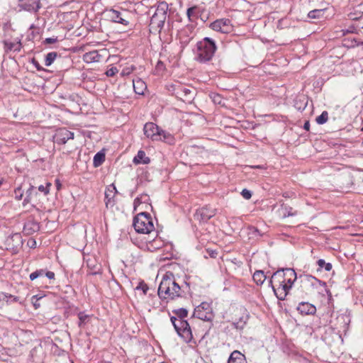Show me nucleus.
<instances>
[{
    "instance_id": "obj_1",
    "label": "nucleus",
    "mask_w": 363,
    "mask_h": 363,
    "mask_svg": "<svg viewBox=\"0 0 363 363\" xmlns=\"http://www.w3.org/2000/svg\"><path fill=\"white\" fill-rule=\"evenodd\" d=\"M181 287L175 281L173 274L167 272L160 281L158 296L164 299H174L181 296Z\"/></svg>"
},
{
    "instance_id": "obj_2",
    "label": "nucleus",
    "mask_w": 363,
    "mask_h": 363,
    "mask_svg": "<svg viewBox=\"0 0 363 363\" xmlns=\"http://www.w3.org/2000/svg\"><path fill=\"white\" fill-rule=\"evenodd\" d=\"M216 50V45L214 40L206 37L196 44V60L204 63L210 61Z\"/></svg>"
},
{
    "instance_id": "obj_3",
    "label": "nucleus",
    "mask_w": 363,
    "mask_h": 363,
    "mask_svg": "<svg viewBox=\"0 0 363 363\" xmlns=\"http://www.w3.org/2000/svg\"><path fill=\"white\" fill-rule=\"evenodd\" d=\"M133 227L136 232L143 234H150L155 229L152 217L146 212L140 213L134 218Z\"/></svg>"
},
{
    "instance_id": "obj_4",
    "label": "nucleus",
    "mask_w": 363,
    "mask_h": 363,
    "mask_svg": "<svg viewBox=\"0 0 363 363\" xmlns=\"http://www.w3.org/2000/svg\"><path fill=\"white\" fill-rule=\"evenodd\" d=\"M286 281L281 287L274 289V293L279 300L284 301L289 290L291 289L294 281L297 279L296 272L291 268H286Z\"/></svg>"
},
{
    "instance_id": "obj_5",
    "label": "nucleus",
    "mask_w": 363,
    "mask_h": 363,
    "mask_svg": "<svg viewBox=\"0 0 363 363\" xmlns=\"http://www.w3.org/2000/svg\"><path fill=\"white\" fill-rule=\"evenodd\" d=\"M105 15L112 22L124 26H127L129 23L130 14L125 9L121 8L106 9Z\"/></svg>"
},
{
    "instance_id": "obj_6",
    "label": "nucleus",
    "mask_w": 363,
    "mask_h": 363,
    "mask_svg": "<svg viewBox=\"0 0 363 363\" xmlns=\"http://www.w3.org/2000/svg\"><path fill=\"white\" fill-rule=\"evenodd\" d=\"M169 6L167 2H160L150 18V24L162 27L167 18Z\"/></svg>"
},
{
    "instance_id": "obj_7",
    "label": "nucleus",
    "mask_w": 363,
    "mask_h": 363,
    "mask_svg": "<svg viewBox=\"0 0 363 363\" xmlns=\"http://www.w3.org/2000/svg\"><path fill=\"white\" fill-rule=\"evenodd\" d=\"M194 316L205 321H212L214 315L211 304L202 302L194 309Z\"/></svg>"
},
{
    "instance_id": "obj_8",
    "label": "nucleus",
    "mask_w": 363,
    "mask_h": 363,
    "mask_svg": "<svg viewBox=\"0 0 363 363\" xmlns=\"http://www.w3.org/2000/svg\"><path fill=\"white\" fill-rule=\"evenodd\" d=\"M174 94L184 102L191 104L195 96V89L181 84L177 85L174 89Z\"/></svg>"
},
{
    "instance_id": "obj_9",
    "label": "nucleus",
    "mask_w": 363,
    "mask_h": 363,
    "mask_svg": "<svg viewBox=\"0 0 363 363\" xmlns=\"http://www.w3.org/2000/svg\"><path fill=\"white\" fill-rule=\"evenodd\" d=\"M303 281L313 288L319 290V293L323 294L325 292L326 294H330V291L327 289L326 283L324 281L318 279L312 275L306 274L303 277Z\"/></svg>"
},
{
    "instance_id": "obj_10",
    "label": "nucleus",
    "mask_w": 363,
    "mask_h": 363,
    "mask_svg": "<svg viewBox=\"0 0 363 363\" xmlns=\"http://www.w3.org/2000/svg\"><path fill=\"white\" fill-rule=\"evenodd\" d=\"M286 281V268L279 269L273 273L269 280V284L274 291V289L281 288L285 284Z\"/></svg>"
},
{
    "instance_id": "obj_11",
    "label": "nucleus",
    "mask_w": 363,
    "mask_h": 363,
    "mask_svg": "<svg viewBox=\"0 0 363 363\" xmlns=\"http://www.w3.org/2000/svg\"><path fill=\"white\" fill-rule=\"evenodd\" d=\"M211 28L216 31L222 33H230L233 30L230 20L228 18L218 19L211 23Z\"/></svg>"
},
{
    "instance_id": "obj_12",
    "label": "nucleus",
    "mask_w": 363,
    "mask_h": 363,
    "mask_svg": "<svg viewBox=\"0 0 363 363\" xmlns=\"http://www.w3.org/2000/svg\"><path fill=\"white\" fill-rule=\"evenodd\" d=\"M216 213V210L209 206H200L194 214L195 219L199 221H207Z\"/></svg>"
},
{
    "instance_id": "obj_13",
    "label": "nucleus",
    "mask_w": 363,
    "mask_h": 363,
    "mask_svg": "<svg viewBox=\"0 0 363 363\" xmlns=\"http://www.w3.org/2000/svg\"><path fill=\"white\" fill-rule=\"evenodd\" d=\"M160 128L154 123H146L143 128L145 135L151 139L152 141L160 140Z\"/></svg>"
},
{
    "instance_id": "obj_14",
    "label": "nucleus",
    "mask_w": 363,
    "mask_h": 363,
    "mask_svg": "<svg viewBox=\"0 0 363 363\" xmlns=\"http://www.w3.org/2000/svg\"><path fill=\"white\" fill-rule=\"evenodd\" d=\"M74 133L68 130L67 128L59 129L55 135V141L57 144L64 145L67 140L74 139Z\"/></svg>"
},
{
    "instance_id": "obj_15",
    "label": "nucleus",
    "mask_w": 363,
    "mask_h": 363,
    "mask_svg": "<svg viewBox=\"0 0 363 363\" xmlns=\"http://www.w3.org/2000/svg\"><path fill=\"white\" fill-rule=\"evenodd\" d=\"M20 10H23L30 13H37L41 9L42 4L40 0H30L18 5Z\"/></svg>"
},
{
    "instance_id": "obj_16",
    "label": "nucleus",
    "mask_w": 363,
    "mask_h": 363,
    "mask_svg": "<svg viewBox=\"0 0 363 363\" xmlns=\"http://www.w3.org/2000/svg\"><path fill=\"white\" fill-rule=\"evenodd\" d=\"M297 310L303 315H313L315 313L316 308L308 302H301L298 304Z\"/></svg>"
},
{
    "instance_id": "obj_17",
    "label": "nucleus",
    "mask_w": 363,
    "mask_h": 363,
    "mask_svg": "<svg viewBox=\"0 0 363 363\" xmlns=\"http://www.w3.org/2000/svg\"><path fill=\"white\" fill-rule=\"evenodd\" d=\"M184 325H185L177 333L184 342H190L193 339L191 330L189 323H184Z\"/></svg>"
},
{
    "instance_id": "obj_18",
    "label": "nucleus",
    "mask_w": 363,
    "mask_h": 363,
    "mask_svg": "<svg viewBox=\"0 0 363 363\" xmlns=\"http://www.w3.org/2000/svg\"><path fill=\"white\" fill-rule=\"evenodd\" d=\"M228 363H247L245 355L238 350L233 351L228 359Z\"/></svg>"
},
{
    "instance_id": "obj_19",
    "label": "nucleus",
    "mask_w": 363,
    "mask_h": 363,
    "mask_svg": "<svg viewBox=\"0 0 363 363\" xmlns=\"http://www.w3.org/2000/svg\"><path fill=\"white\" fill-rule=\"evenodd\" d=\"M101 59V55L99 54L97 50H93L91 52H86L83 55V60L86 63H92L99 62Z\"/></svg>"
},
{
    "instance_id": "obj_20",
    "label": "nucleus",
    "mask_w": 363,
    "mask_h": 363,
    "mask_svg": "<svg viewBox=\"0 0 363 363\" xmlns=\"http://www.w3.org/2000/svg\"><path fill=\"white\" fill-rule=\"evenodd\" d=\"M150 162V158L146 156V154L143 150H139L136 156L133 158V163L135 164H149Z\"/></svg>"
},
{
    "instance_id": "obj_21",
    "label": "nucleus",
    "mask_w": 363,
    "mask_h": 363,
    "mask_svg": "<svg viewBox=\"0 0 363 363\" xmlns=\"http://www.w3.org/2000/svg\"><path fill=\"white\" fill-rule=\"evenodd\" d=\"M117 190L113 184L109 185L105 191V199L106 200V204L111 202H114L113 198L116 194Z\"/></svg>"
},
{
    "instance_id": "obj_22",
    "label": "nucleus",
    "mask_w": 363,
    "mask_h": 363,
    "mask_svg": "<svg viewBox=\"0 0 363 363\" xmlns=\"http://www.w3.org/2000/svg\"><path fill=\"white\" fill-rule=\"evenodd\" d=\"M160 140L167 143L168 144H172L174 141V138L172 134L160 128Z\"/></svg>"
},
{
    "instance_id": "obj_23",
    "label": "nucleus",
    "mask_w": 363,
    "mask_h": 363,
    "mask_svg": "<svg viewBox=\"0 0 363 363\" xmlns=\"http://www.w3.org/2000/svg\"><path fill=\"white\" fill-rule=\"evenodd\" d=\"M253 280L257 285H262L265 281L267 276L263 271H256L253 274Z\"/></svg>"
},
{
    "instance_id": "obj_24",
    "label": "nucleus",
    "mask_w": 363,
    "mask_h": 363,
    "mask_svg": "<svg viewBox=\"0 0 363 363\" xmlns=\"http://www.w3.org/2000/svg\"><path fill=\"white\" fill-rule=\"evenodd\" d=\"M133 88L134 91L137 94H143L144 90L146 88L145 83L141 80L138 79L136 81L133 80Z\"/></svg>"
},
{
    "instance_id": "obj_25",
    "label": "nucleus",
    "mask_w": 363,
    "mask_h": 363,
    "mask_svg": "<svg viewBox=\"0 0 363 363\" xmlns=\"http://www.w3.org/2000/svg\"><path fill=\"white\" fill-rule=\"evenodd\" d=\"M11 241L15 242V244H13V246L18 247L21 244V235L19 233L12 234L6 239V242L8 245H10L11 244Z\"/></svg>"
},
{
    "instance_id": "obj_26",
    "label": "nucleus",
    "mask_w": 363,
    "mask_h": 363,
    "mask_svg": "<svg viewBox=\"0 0 363 363\" xmlns=\"http://www.w3.org/2000/svg\"><path fill=\"white\" fill-rule=\"evenodd\" d=\"M171 322L172 323L174 329L177 332H178L185 325L184 323H189L186 320L184 319H178L175 316L171 317Z\"/></svg>"
},
{
    "instance_id": "obj_27",
    "label": "nucleus",
    "mask_w": 363,
    "mask_h": 363,
    "mask_svg": "<svg viewBox=\"0 0 363 363\" xmlns=\"http://www.w3.org/2000/svg\"><path fill=\"white\" fill-rule=\"evenodd\" d=\"M39 226L36 223L28 222L25 224L23 232L26 234H32L33 232L38 230Z\"/></svg>"
},
{
    "instance_id": "obj_28",
    "label": "nucleus",
    "mask_w": 363,
    "mask_h": 363,
    "mask_svg": "<svg viewBox=\"0 0 363 363\" xmlns=\"http://www.w3.org/2000/svg\"><path fill=\"white\" fill-rule=\"evenodd\" d=\"M105 160V155L101 152H97L93 160V164L95 167H99Z\"/></svg>"
},
{
    "instance_id": "obj_29",
    "label": "nucleus",
    "mask_w": 363,
    "mask_h": 363,
    "mask_svg": "<svg viewBox=\"0 0 363 363\" xmlns=\"http://www.w3.org/2000/svg\"><path fill=\"white\" fill-rule=\"evenodd\" d=\"M133 204H151L149 195L141 194L135 199Z\"/></svg>"
},
{
    "instance_id": "obj_30",
    "label": "nucleus",
    "mask_w": 363,
    "mask_h": 363,
    "mask_svg": "<svg viewBox=\"0 0 363 363\" xmlns=\"http://www.w3.org/2000/svg\"><path fill=\"white\" fill-rule=\"evenodd\" d=\"M57 57V53L56 52H50L48 53L45 56V65L46 67L50 66Z\"/></svg>"
},
{
    "instance_id": "obj_31",
    "label": "nucleus",
    "mask_w": 363,
    "mask_h": 363,
    "mask_svg": "<svg viewBox=\"0 0 363 363\" xmlns=\"http://www.w3.org/2000/svg\"><path fill=\"white\" fill-rule=\"evenodd\" d=\"M325 13V10L323 9H315L313 11H311L308 13V16L310 18H320L323 16Z\"/></svg>"
},
{
    "instance_id": "obj_32",
    "label": "nucleus",
    "mask_w": 363,
    "mask_h": 363,
    "mask_svg": "<svg viewBox=\"0 0 363 363\" xmlns=\"http://www.w3.org/2000/svg\"><path fill=\"white\" fill-rule=\"evenodd\" d=\"M328 113L326 111L322 112V113L318 116L315 121L318 124L323 125L328 121Z\"/></svg>"
},
{
    "instance_id": "obj_33",
    "label": "nucleus",
    "mask_w": 363,
    "mask_h": 363,
    "mask_svg": "<svg viewBox=\"0 0 363 363\" xmlns=\"http://www.w3.org/2000/svg\"><path fill=\"white\" fill-rule=\"evenodd\" d=\"M317 264L320 269L324 268L326 272H329L332 269V264L330 263H326L323 259H318Z\"/></svg>"
},
{
    "instance_id": "obj_34",
    "label": "nucleus",
    "mask_w": 363,
    "mask_h": 363,
    "mask_svg": "<svg viewBox=\"0 0 363 363\" xmlns=\"http://www.w3.org/2000/svg\"><path fill=\"white\" fill-rule=\"evenodd\" d=\"M174 313L177 315L175 317L178 319H184L187 316L188 314L187 310L182 308L174 311Z\"/></svg>"
},
{
    "instance_id": "obj_35",
    "label": "nucleus",
    "mask_w": 363,
    "mask_h": 363,
    "mask_svg": "<svg viewBox=\"0 0 363 363\" xmlns=\"http://www.w3.org/2000/svg\"><path fill=\"white\" fill-rule=\"evenodd\" d=\"M148 289V286L144 281H140L138 284V285L135 287V290L142 291L143 295L147 294Z\"/></svg>"
},
{
    "instance_id": "obj_36",
    "label": "nucleus",
    "mask_w": 363,
    "mask_h": 363,
    "mask_svg": "<svg viewBox=\"0 0 363 363\" xmlns=\"http://www.w3.org/2000/svg\"><path fill=\"white\" fill-rule=\"evenodd\" d=\"M245 320L242 318H240L238 321L232 323V325L237 330H242L245 325Z\"/></svg>"
},
{
    "instance_id": "obj_37",
    "label": "nucleus",
    "mask_w": 363,
    "mask_h": 363,
    "mask_svg": "<svg viewBox=\"0 0 363 363\" xmlns=\"http://www.w3.org/2000/svg\"><path fill=\"white\" fill-rule=\"evenodd\" d=\"M44 274H45V270L44 269H39V270H36V271L32 272L30 274L29 277H30V279L33 281V280H34V279H37V278H38L40 277L43 276Z\"/></svg>"
},
{
    "instance_id": "obj_38",
    "label": "nucleus",
    "mask_w": 363,
    "mask_h": 363,
    "mask_svg": "<svg viewBox=\"0 0 363 363\" xmlns=\"http://www.w3.org/2000/svg\"><path fill=\"white\" fill-rule=\"evenodd\" d=\"M210 96L214 104H219V105L222 104L223 98L220 94L213 93V94H211L210 95Z\"/></svg>"
},
{
    "instance_id": "obj_39",
    "label": "nucleus",
    "mask_w": 363,
    "mask_h": 363,
    "mask_svg": "<svg viewBox=\"0 0 363 363\" xmlns=\"http://www.w3.org/2000/svg\"><path fill=\"white\" fill-rule=\"evenodd\" d=\"M86 264H87V266L91 269H94L96 271L99 269L98 264H96V262L94 260H91V259H89L86 261Z\"/></svg>"
},
{
    "instance_id": "obj_40",
    "label": "nucleus",
    "mask_w": 363,
    "mask_h": 363,
    "mask_svg": "<svg viewBox=\"0 0 363 363\" xmlns=\"http://www.w3.org/2000/svg\"><path fill=\"white\" fill-rule=\"evenodd\" d=\"M6 306L9 305V304H11L13 302H16V301H17L18 300V297L14 296L11 295V294H6Z\"/></svg>"
},
{
    "instance_id": "obj_41",
    "label": "nucleus",
    "mask_w": 363,
    "mask_h": 363,
    "mask_svg": "<svg viewBox=\"0 0 363 363\" xmlns=\"http://www.w3.org/2000/svg\"><path fill=\"white\" fill-rule=\"evenodd\" d=\"M51 186V184L48 182L46 186L40 185L38 186V190L41 192H43L45 195L49 193V187Z\"/></svg>"
},
{
    "instance_id": "obj_42",
    "label": "nucleus",
    "mask_w": 363,
    "mask_h": 363,
    "mask_svg": "<svg viewBox=\"0 0 363 363\" xmlns=\"http://www.w3.org/2000/svg\"><path fill=\"white\" fill-rule=\"evenodd\" d=\"M6 294L0 292V308H2L6 306Z\"/></svg>"
},
{
    "instance_id": "obj_43",
    "label": "nucleus",
    "mask_w": 363,
    "mask_h": 363,
    "mask_svg": "<svg viewBox=\"0 0 363 363\" xmlns=\"http://www.w3.org/2000/svg\"><path fill=\"white\" fill-rule=\"evenodd\" d=\"M118 72V69L115 67H112L106 72V74L108 77H113Z\"/></svg>"
},
{
    "instance_id": "obj_44",
    "label": "nucleus",
    "mask_w": 363,
    "mask_h": 363,
    "mask_svg": "<svg viewBox=\"0 0 363 363\" xmlns=\"http://www.w3.org/2000/svg\"><path fill=\"white\" fill-rule=\"evenodd\" d=\"M15 198L18 200H21L23 197V191L21 188H17L14 191Z\"/></svg>"
},
{
    "instance_id": "obj_45",
    "label": "nucleus",
    "mask_w": 363,
    "mask_h": 363,
    "mask_svg": "<svg viewBox=\"0 0 363 363\" xmlns=\"http://www.w3.org/2000/svg\"><path fill=\"white\" fill-rule=\"evenodd\" d=\"M35 190V188L34 186H31L27 191V196L24 199V201H23V204L25 203H29L30 201V199H28V197L30 196V195L32 194V192Z\"/></svg>"
},
{
    "instance_id": "obj_46",
    "label": "nucleus",
    "mask_w": 363,
    "mask_h": 363,
    "mask_svg": "<svg viewBox=\"0 0 363 363\" xmlns=\"http://www.w3.org/2000/svg\"><path fill=\"white\" fill-rule=\"evenodd\" d=\"M241 195L246 199H249L251 198L252 196V193L250 191L246 189H244L242 192H241Z\"/></svg>"
},
{
    "instance_id": "obj_47",
    "label": "nucleus",
    "mask_w": 363,
    "mask_h": 363,
    "mask_svg": "<svg viewBox=\"0 0 363 363\" xmlns=\"http://www.w3.org/2000/svg\"><path fill=\"white\" fill-rule=\"evenodd\" d=\"M356 30L357 28L354 26H352L349 27L347 29L342 30V31L343 33V35H346L347 33H353L356 32Z\"/></svg>"
},
{
    "instance_id": "obj_48",
    "label": "nucleus",
    "mask_w": 363,
    "mask_h": 363,
    "mask_svg": "<svg viewBox=\"0 0 363 363\" xmlns=\"http://www.w3.org/2000/svg\"><path fill=\"white\" fill-rule=\"evenodd\" d=\"M196 10V6L191 7V8H189L187 9L186 14H187V16H188V18H189V19L190 21H191V16L194 13Z\"/></svg>"
},
{
    "instance_id": "obj_49",
    "label": "nucleus",
    "mask_w": 363,
    "mask_h": 363,
    "mask_svg": "<svg viewBox=\"0 0 363 363\" xmlns=\"http://www.w3.org/2000/svg\"><path fill=\"white\" fill-rule=\"evenodd\" d=\"M87 318H88V315H84L83 313H79V325H81L82 324H83Z\"/></svg>"
},
{
    "instance_id": "obj_50",
    "label": "nucleus",
    "mask_w": 363,
    "mask_h": 363,
    "mask_svg": "<svg viewBox=\"0 0 363 363\" xmlns=\"http://www.w3.org/2000/svg\"><path fill=\"white\" fill-rule=\"evenodd\" d=\"M28 247H30V248H34V247H35V246H36V241H35V239H33V238H31V239L28 240Z\"/></svg>"
},
{
    "instance_id": "obj_51",
    "label": "nucleus",
    "mask_w": 363,
    "mask_h": 363,
    "mask_svg": "<svg viewBox=\"0 0 363 363\" xmlns=\"http://www.w3.org/2000/svg\"><path fill=\"white\" fill-rule=\"evenodd\" d=\"M44 275H45L49 279H55V273L52 272H45V271Z\"/></svg>"
},
{
    "instance_id": "obj_52",
    "label": "nucleus",
    "mask_w": 363,
    "mask_h": 363,
    "mask_svg": "<svg viewBox=\"0 0 363 363\" xmlns=\"http://www.w3.org/2000/svg\"><path fill=\"white\" fill-rule=\"evenodd\" d=\"M57 41V38H48L45 40V42L48 44L55 43Z\"/></svg>"
},
{
    "instance_id": "obj_53",
    "label": "nucleus",
    "mask_w": 363,
    "mask_h": 363,
    "mask_svg": "<svg viewBox=\"0 0 363 363\" xmlns=\"http://www.w3.org/2000/svg\"><path fill=\"white\" fill-rule=\"evenodd\" d=\"M304 130L308 131L310 130V123L308 121H306L303 125Z\"/></svg>"
},
{
    "instance_id": "obj_54",
    "label": "nucleus",
    "mask_w": 363,
    "mask_h": 363,
    "mask_svg": "<svg viewBox=\"0 0 363 363\" xmlns=\"http://www.w3.org/2000/svg\"><path fill=\"white\" fill-rule=\"evenodd\" d=\"M55 184H56L57 189V190L60 189V188L62 186V184H61V183H60L59 179H56L55 180Z\"/></svg>"
},
{
    "instance_id": "obj_55",
    "label": "nucleus",
    "mask_w": 363,
    "mask_h": 363,
    "mask_svg": "<svg viewBox=\"0 0 363 363\" xmlns=\"http://www.w3.org/2000/svg\"><path fill=\"white\" fill-rule=\"evenodd\" d=\"M164 67V64L161 61H158L157 64V69H162Z\"/></svg>"
},
{
    "instance_id": "obj_56",
    "label": "nucleus",
    "mask_w": 363,
    "mask_h": 363,
    "mask_svg": "<svg viewBox=\"0 0 363 363\" xmlns=\"http://www.w3.org/2000/svg\"><path fill=\"white\" fill-rule=\"evenodd\" d=\"M217 252L216 251H213V250H211L209 252V255L211 257H216V256L217 255Z\"/></svg>"
},
{
    "instance_id": "obj_57",
    "label": "nucleus",
    "mask_w": 363,
    "mask_h": 363,
    "mask_svg": "<svg viewBox=\"0 0 363 363\" xmlns=\"http://www.w3.org/2000/svg\"><path fill=\"white\" fill-rule=\"evenodd\" d=\"M33 64L35 65V67L37 68L38 70H42L43 69L41 68V67H40L38 63L35 60H33Z\"/></svg>"
},
{
    "instance_id": "obj_58",
    "label": "nucleus",
    "mask_w": 363,
    "mask_h": 363,
    "mask_svg": "<svg viewBox=\"0 0 363 363\" xmlns=\"http://www.w3.org/2000/svg\"><path fill=\"white\" fill-rule=\"evenodd\" d=\"M293 215H294V213H291L290 212H289L287 215L285 213H283L284 217L290 216H293Z\"/></svg>"
},
{
    "instance_id": "obj_59",
    "label": "nucleus",
    "mask_w": 363,
    "mask_h": 363,
    "mask_svg": "<svg viewBox=\"0 0 363 363\" xmlns=\"http://www.w3.org/2000/svg\"><path fill=\"white\" fill-rule=\"evenodd\" d=\"M35 28V24H33H33H31V25L30 26L29 29H30V30H32V29H34Z\"/></svg>"
},
{
    "instance_id": "obj_60",
    "label": "nucleus",
    "mask_w": 363,
    "mask_h": 363,
    "mask_svg": "<svg viewBox=\"0 0 363 363\" xmlns=\"http://www.w3.org/2000/svg\"><path fill=\"white\" fill-rule=\"evenodd\" d=\"M188 43H189V40H186L184 41L181 40V43H182V44L184 43V44L186 45Z\"/></svg>"
},
{
    "instance_id": "obj_61",
    "label": "nucleus",
    "mask_w": 363,
    "mask_h": 363,
    "mask_svg": "<svg viewBox=\"0 0 363 363\" xmlns=\"http://www.w3.org/2000/svg\"><path fill=\"white\" fill-rule=\"evenodd\" d=\"M21 46V42L19 41V42H18V48H14V50H20Z\"/></svg>"
},
{
    "instance_id": "obj_62",
    "label": "nucleus",
    "mask_w": 363,
    "mask_h": 363,
    "mask_svg": "<svg viewBox=\"0 0 363 363\" xmlns=\"http://www.w3.org/2000/svg\"><path fill=\"white\" fill-rule=\"evenodd\" d=\"M32 298H33V299L36 298V299H37V301H38V300H39L40 298H41V297L38 298V297H37V296H33Z\"/></svg>"
},
{
    "instance_id": "obj_63",
    "label": "nucleus",
    "mask_w": 363,
    "mask_h": 363,
    "mask_svg": "<svg viewBox=\"0 0 363 363\" xmlns=\"http://www.w3.org/2000/svg\"><path fill=\"white\" fill-rule=\"evenodd\" d=\"M34 306H35V308H38L40 306V305L36 303H34Z\"/></svg>"
},
{
    "instance_id": "obj_64",
    "label": "nucleus",
    "mask_w": 363,
    "mask_h": 363,
    "mask_svg": "<svg viewBox=\"0 0 363 363\" xmlns=\"http://www.w3.org/2000/svg\"><path fill=\"white\" fill-rule=\"evenodd\" d=\"M123 74H126L125 71V70H123Z\"/></svg>"
}]
</instances>
